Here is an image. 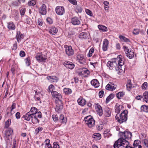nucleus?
Segmentation results:
<instances>
[{"label": "nucleus", "mask_w": 148, "mask_h": 148, "mask_svg": "<svg viewBox=\"0 0 148 148\" xmlns=\"http://www.w3.org/2000/svg\"><path fill=\"white\" fill-rule=\"evenodd\" d=\"M129 143L124 139H118L114 144V148H134L129 145Z\"/></svg>", "instance_id": "1"}, {"label": "nucleus", "mask_w": 148, "mask_h": 148, "mask_svg": "<svg viewBox=\"0 0 148 148\" xmlns=\"http://www.w3.org/2000/svg\"><path fill=\"white\" fill-rule=\"evenodd\" d=\"M121 55L118 56L117 58L115 59V62L118 63V65H117L115 67V69L116 71H118V73L120 74L123 72L124 70L122 69V66L124 64V59L122 58Z\"/></svg>", "instance_id": "2"}, {"label": "nucleus", "mask_w": 148, "mask_h": 148, "mask_svg": "<svg viewBox=\"0 0 148 148\" xmlns=\"http://www.w3.org/2000/svg\"><path fill=\"white\" fill-rule=\"evenodd\" d=\"M127 111L125 110L123 111L121 114H117L115 116L116 119L120 123L126 122L127 119Z\"/></svg>", "instance_id": "3"}, {"label": "nucleus", "mask_w": 148, "mask_h": 148, "mask_svg": "<svg viewBox=\"0 0 148 148\" xmlns=\"http://www.w3.org/2000/svg\"><path fill=\"white\" fill-rule=\"evenodd\" d=\"M84 119L89 127L91 128L94 126L95 121L91 116L85 117Z\"/></svg>", "instance_id": "4"}, {"label": "nucleus", "mask_w": 148, "mask_h": 148, "mask_svg": "<svg viewBox=\"0 0 148 148\" xmlns=\"http://www.w3.org/2000/svg\"><path fill=\"white\" fill-rule=\"evenodd\" d=\"M36 60L39 62H44L47 59V56L43 54L42 53H38L35 56Z\"/></svg>", "instance_id": "5"}, {"label": "nucleus", "mask_w": 148, "mask_h": 148, "mask_svg": "<svg viewBox=\"0 0 148 148\" xmlns=\"http://www.w3.org/2000/svg\"><path fill=\"white\" fill-rule=\"evenodd\" d=\"M120 138L119 139H124L126 141L131 139L132 136V133L130 132H125L120 133Z\"/></svg>", "instance_id": "6"}, {"label": "nucleus", "mask_w": 148, "mask_h": 148, "mask_svg": "<svg viewBox=\"0 0 148 148\" xmlns=\"http://www.w3.org/2000/svg\"><path fill=\"white\" fill-rule=\"evenodd\" d=\"M64 47L66 53L68 56H71L74 54V51L71 46L65 45Z\"/></svg>", "instance_id": "7"}, {"label": "nucleus", "mask_w": 148, "mask_h": 148, "mask_svg": "<svg viewBox=\"0 0 148 148\" xmlns=\"http://www.w3.org/2000/svg\"><path fill=\"white\" fill-rule=\"evenodd\" d=\"M41 113L40 112H38L37 115H34L33 116L32 119V123L34 124H36L39 122V121L37 117L39 118H40L41 117Z\"/></svg>", "instance_id": "8"}, {"label": "nucleus", "mask_w": 148, "mask_h": 148, "mask_svg": "<svg viewBox=\"0 0 148 148\" xmlns=\"http://www.w3.org/2000/svg\"><path fill=\"white\" fill-rule=\"evenodd\" d=\"M56 12L57 14L62 15L65 13L64 8L63 6H58L56 8Z\"/></svg>", "instance_id": "9"}, {"label": "nucleus", "mask_w": 148, "mask_h": 148, "mask_svg": "<svg viewBox=\"0 0 148 148\" xmlns=\"http://www.w3.org/2000/svg\"><path fill=\"white\" fill-rule=\"evenodd\" d=\"M90 73L89 71L86 68H83L79 69L78 72V74L82 76L84 75V77L86 76Z\"/></svg>", "instance_id": "10"}, {"label": "nucleus", "mask_w": 148, "mask_h": 148, "mask_svg": "<svg viewBox=\"0 0 148 148\" xmlns=\"http://www.w3.org/2000/svg\"><path fill=\"white\" fill-rule=\"evenodd\" d=\"M63 108V106L61 100L59 101L56 103V106L55 108L56 111L59 113L60 112Z\"/></svg>", "instance_id": "11"}, {"label": "nucleus", "mask_w": 148, "mask_h": 148, "mask_svg": "<svg viewBox=\"0 0 148 148\" xmlns=\"http://www.w3.org/2000/svg\"><path fill=\"white\" fill-rule=\"evenodd\" d=\"M13 132V130L11 128H9L5 131L4 137L5 140L9 139V138L10 137Z\"/></svg>", "instance_id": "12"}, {"label": "nucleus", "mask_w": 148, "mask_h": 148, "mask_svg": "<svg viewBox=\"0 0 148 148\" xmlns=\"http://www.w3.org/2000/svg\"><path fill=\"white\" fill-rule=\"evenodd\" d=\"M39 13L42 15H45L47 12L46 5L44 4H42L39 9Z\"/></svg>", "instance_id": "13"}, {"label": "nucleus", "mask_w": 148, "mask_h": 148, "mask_svg": "<svg viewBox=\"0 0 148 148\" xmlns=\"http://www.w3.org/2000/svg\"><path fill=\"white\" fill-rule=\"evenodd\" d=\"M95 106L97 114L100 116L103 114L102 109L101 106L98 103H95Z\"/></svg>", "instance_id": "14"}, {"label": "nucleus", "mask_w": 148, "mask_h": 148, "mask_svg": "<svg viewBox=\"0 0 148 148\" xmlns=\"http://www.w3.org/2000/svg\"><path fill=\"white\" fill-rule=\"evenodd\" d=\"M63 64L66 68L70 69H73L75 66V64L69 61H65L64 62Z\"/></svg>", "instance_id": "15"}, {"label": "nucleus", "mask_w": 148, "mask_h": 148, "mask_svg": "<svg viewBox=\"0 0 148 148\" xmlns=\"http://www.w3.org/2000/svg\"><path fill=\"white\" fill-rule=\"evenodd\" d=\"M51 95L54 97L56 98L59 101H61L62 99V96L60 94L57 92L54 91L52 92Z\"/></svg>", "instance_id": "16"}, {"label": "nucleus", "mask_w": 148, "mask_h": 148, "mask_svg": "<svg viewBox=\"0 0 148 148\" xmlns=\"http://www.w3.org/2000/svg\"><path fill=\"white\" fill-rule=\"evenodd\" d=\"M77 60L81 64H83L85 62V58L83 55L78 54L77 56Z\"/></svg>", "instance_id": "17"}, {"label": "nucleus", "mask_w": 148, "mask_h": 148, "mask_svg": "<svg viewBox=\"0 0 148 148\" xmlns=\"http://www.w3.org/2000/svg\"><path fill=\"white\" fill-rule=\"evenodd\" d=\"M108 44L109 41L106 38L104 39L103 42L102 47L103 50L104 51L107 50Z\"/></svg>", "instance_id": "18"}, {"label": "nucleus", "mask_w": 148, "mask_h": 148, "mask_svg": "<svg viewBox=\"0 0 148 148\" xmlns=\"http://www.w3.org/2000/svg\"><path fill=\"white\" fill-rule=\"evenodd\" d=\"M24 34H21V33L19 31H17L16 37L17 40L18 42H20L21 39H22L24 38Z\"/></svg>", "instance_id": "19"}, {"label": "nucleus", "mask_w": 148, "mask_h": 148, "mask_svg": "<svg viewBox=\"0 0 148 148\" xmlns=\"http://www.w3.org/2000/svg\"><path fill=\"white\" fill-rule=\"evenodd\" d=\"M140 142L138 140H135L134 142L133 146L134 148H142L140 145Z\"/></svg>", "instance_id": "20"}, {"label": "nucleus", "mask_w": 148, "mask_h": 148, "mask_svg": "<svg viewBox=\"0 0 148 148\" xmlns=\"http://www.w3.org/2000/svg\"><path fill=\"white\" fill-rule=\"evenodd\" d=\"M33 116V115L28 112L25 115L23 116V117L24 118L25 120L29 121L31 119H32Z\"/></svg>", "instance_id": "21"}, {"label": "nucleus", "mask_w": 148, "mask_h": 148, "mask_svg": "<svg viewBox=\"0 0 148 148\" xmlns=\"http://www.w3.org/2000/svg\"><path fill=\"white\" fill-rule=\"evenodd\" d=\"M106 86V88L108 90H113L115 89L116 87H114V84L111 82H109Z\"/></svg>", "instance_id": "22"}, {"label": "nucleus", "mask_w": 148, "mask_h": 148, "mask_svg": "<svg viewBox=\"0 0 148 148\" xmlns=\"http://www.w3.org/2000/svg\"><path fill=\"white\" fill-rule=\"evenodd\" d=\"M90 83L91 85L95 88H98L99 86V83L97 79H94L92 80Z\"/></svg>", "instance_id": "23"}, {"label": "nucleus", "mask_w": 148, "mask_h": 148, "mask_svg": "<svg viewBox=\"0 0 148 148\" xmlns=\"http://www.w3.org/2000/svg\"><path fill=\"white\" fill-rule=\"evenodd\" d=\"M72 23L74 25H78L80 23V21L77 17H74L72 19Z\"/></svg>", "instance_id": "24"}, {"label": "nucleus", "mask_w": 148, "mask_h": 148, "mask_svg": "<svg viewBox=\"0 0 148 148\" xmlns=\"http://www.w3.org/2000/svg\"><path fill=\"white\" fill-rule=\"evenodd\" d=\"M126 55L130 59H132L134 56V52L133 50H130L127 52L126 53Z\"/></svg>", "instance_id": "25"}, {"label": "nucleus", "mask_w": 148, "mask_h": 148, "mask_svg": "<svg viewBox=\"0 0 148 148\" xmlns=\"http://www.w3.org/2000/svg\"><path fill=\"white\" fill-rule=\"evenodd\" d=\"M79 104L82 106H84L86 104L85 100L82 97L79 98L77 101Z\"/></svg>", "instance_id": "26"}, {"label": "nucleus", "mask_w": 148, "mask_h": 148, "mask_svg": "<svg viewBox=\"0 0 148 148\" xmlns=\"http://www.w3.org/2000/svg\"><path fill=\"white\" fill-rule=\"evenodd\" d=\"M47 78L51 82H56L58 80L57 77L55 76H48L47 77Z\"/></svg>", "instance_id": "27"}, {"label": "nucleus", "mask_w": 148, "mask_h": 148, "mask_svg": "<svg viewBox=\"0 0 148 148\" xmlns=\"http://www.w3.org/2000/svg\"><path fill=\"white\" fill-rule=\"evenodd\" d=\"M38 110L36 108L32 107L31 108L30 111L29 112L33 116H34V115H35L37 114Z\"/></svg>", "instance_id": "28"}, {"label": "nucleus", "mask_w": 148, "mask_h": 148, "mask_svg": "<svg viewBox=\"0 0 148 148\" xmlns=\"http://www.w3.org/2000/svg\"><path fill=\"white\" fill-rule=\"evenodd\" d=\"M92 137L94 138L95 140H99L101 138V135L99 133H95L92 135Z\"/></svg>", "instance_id": "29"}, {"label": "nucleus", "mask_w": 148, "mask_h": 148, "mask_svg": "<svg viewBox=\"0 0 148 148\" xmlns=\"http://www.w3.org/2000/svg\"><path fill=\"white\" fill-rule=\"evenodd\" d=\"M143 98L144 100L147 103H148V92H145L143 94Z\"/></svg>", "instance_id": "30"}, {"label": "nucleus", "mask_w": 148, "mask_h": 148, "mask_svg": "<svg viewBox=\"0 0 148 148\" xmlns=\"http://www.w3.org/2000/svg\"><path fill=\"white\" fill-rule=\"evenodd\" d=\"M16 108V104L15 103H13L11 107H8L7 108L8 110H10V113L11 115L14 114V112L13 111V109Z\"/></svg>", "instance_id": "31"}, {"label": "nucleus", "mask_w": 148, "mask_h": 148, "mask_svg": "<svg viewBox=\"0 0 148 148\" xmlns=\"http://www.w3.org/2000/svg\"><path fill=\"white\" fill-rule=\"evenodd\" d=\"M119 38L121 41H123L126 42H130V40L129 39L127 38L125 36L122 35H120L119 36Z\"/></svg>", "instance_id": "32"}, {"label": "nucleus", "mask_w": 148, "mask_h": 148, "mask_svg": "<svg viewBox=\"0 0 148 148\" xmlns=\"http://www.w3.org/2000/svg\"><path fill=\"white\" fill-rule=\"evenodd\" d=\"M63 92L65 95H68L72 93V91L70 88H64L63 89Z\"/></svg>", "instance_id": "33"}, {"label": "nucleus", "mask_w": 148, "mask_h": 148, "mask_svg": "<svg viewBox=\"0 0 148 148\" xmlns=\"http://www.w3.org/2000/svg\"><path fill=\"white\" fill-rule=\"evenodd\" d=\"M123 106L122 105H119L118 106L115 108V111L116 113H117V114H119L120 111L121 110V109L123 108Z\"/></svg>", "instance_id": "34"}, {"label": "nucleus", "mask_w": 148, "mask_h": 148, "mask_svg": "<svg viewBox=\"0 0 148 148\" xmlns=\"http://www.w3.org/2000/svg\"><path fill=\"white\" fill-rule=\"evenodd\" d=\"M115 63L110 61H108L107 64V66L110 69H112L114 66V64Z\"/></svg>", "instance_id": "35"}, {"label": "nucleus", "mask_w": 148, "mask_h": 148, "mask_svg": "<svg viewBox=\"0 0 148 148\" xmlns=\"http://www.w3.org/2000/svg\"><path fill=\"white\" fill-rule=\"evenodd\" d=\"M114 97V95L113 94H110L106 98V103H108L111 99Z\"/></svg>", "instance_id": "36"}, {"label": "nucleus", "mask_w": 148, "mask_h": 148, "mask_svg": "<svg viewBox=\"0 0 148 148\" xmlns=\"http://www.w3.org/2000/svg\"><path fill=\"white\" fill-rule=\"evenodd\" d=\"M79 38L81 39L87 38V34L85 32H82L79 35Z\"/></svg>", "instance_id": "37"}, {"label": "nucleus", "mask_w": 148, "mask_h": 148, "mask_svg": "<svg viewBox=\"0 0 148 148\" xmlns=\"http://www.w3.org/2000/svg\"><path fill=\"white\" fill-rule=\"evenodd\" d=\"M141 110L142 111L146 112H148V106L145 105L142 106L141 107Z\"/></svg>", "instance_id": "38"}, {"label": "nucleus", "mask_w": 148, "mask_h": 148, "mask_svg": "<svg viewBox=\"0 0 148 148\" xmlns=\"http://www.w3.org/2000/svg\"><path fill=\"white\" fill-rule=\"evenodd\" d=\"M55 87L52 84L50 85L48 87L47 89V91L49 92H51L52 93V92H53V90L54 89Z\"/></svg>", "instance_id": "39"}, {"label": "nucleus", "mask_w": 148, "mask_h": 148, "mask_svg": "<svg viewBox=\"0 0 148 148\" xmlns=\"http://www.w3.org/2000/svg\"><path fill=\"white\" fill-rule=\"evenodd\" d=\"M58 31L56 28H51L49 30V32L51 34H55Z\"/></svg>", "instance_id": "40"}, {"label": "nucleus", "mask_w": 148, "mask_h": 148, "mask_svg": "<svg viewBox=\"0 0 148 148\" xmlns=\"http://www.w3.org/2000/svg\"><path fill=\"white\" fill-rule=\"evenodd\" d=\"M11 120L10 119H8V120L5 122V125L4 128H8L10 125Z\"/></svg>", "instance_id": "41"}, {"label": "nucleus", "mask_w": 148, "mask_h": 148, "mask_svg": "<svg viewBox=\"0 0 148 148\" xmlns=\"http://www.w3.org/2000/svg\"><path fill=\"white\" fill-rule=\"evenodd\" d=\"M126 87L127 90L130 91L132 87L130 80H128L127 83L126 85Z\"/></svg>", "instance_id": "42"}, {"label": "nucleus", "mask_w": 148, "mask_h": 148, "mask_svg": "<svg viewBox=\"0 0 148 148\" xmlns=\"http://www.w3.org/2000/svg\"><path fill=\"white\" fill-rule=\"evenodd\" d=\"M59 121H61V123H64L66 122V120L64 119V116L62 114L60 115Z\"/></svg>", "instance_id": "43"}, {"label": "nucleus", "mask_w": 148, "mask_h": 148, "mask_svg": "<svg viewBox=\"0 0 148 148\" xmlns=\"http://www.w3.org/2000/svg\"><path fill=\"white\" fill-rule=\"evenodd\" d=\"M124 93L123 92H119L116 94V96L119 99H120L121 98L123 97L124 95Z\"/></svg>", "instance_id": "44"}, {"label": "nucleus", "mask_w": 148, "mask_h": 148, "mask_svg": "<svg viewBox=\"0 0 148 148\" xmlns=\"http://www.w3.org/2000/svg\"><path fill=\"white\" fill-rule=\"evenodd\" d=\"M25 60L26 66H29L31 64L30 58L29 57H28L27 58L25 59Z\"/></svg>", "instance_id": "45"}, {"label": "nucleus", "mask_w": 148, "mask_h": 148, "mask_svg": "<svg viewBox=\"0 0 148 148\" xmlns=\"http://www.w3.org/2000/svg\"><path fill=\"white\" fill-rule=\"evenodd\" d=\"M103 125L102 122L100 123L97 126V130H100L103 127Z\"/></svg>", "instance_id": "46"}, {"label": "nucleus", "mask_w": 148, "mask_h": 148, "mask_svg": "<svg viewBox=\"0 0 148 148\" xmlns=\"http://www.w3.org/2000/svg\"><path fill=\"white\" fill-rule=\"evenodd\" d=\"M20 3L18 1H13L12 3V5L14 6H18L20 4Z\"/></svg>", "instance_id": "47"}, {"label": "nucleus", "mask_w": 148, "mask_h": 148, "mask_svg": "<svg viewBox=\"0 0 148 148\" xmlns=\"http://www.w3.org/2000/svg\"><path fill=\"white\" fill-rule=\"evenodd\" d=\"M8 28H15V26L13 22H10L8 23Z\"/></svg>", "instance_id": "48"}, {"label": "nucleus", "mask_w": 148, "mask_h": 148, "mask_svg": "<svg viewBox=\"0 0 148 148\" xmlns=\"http://www.w3.org/2000/svg\"><path fill=\"white\" fill-rule=\"evenodd\" d=\"M94 49L93 48H91L89 50V53L88 55V56L89 57L91 56L92 55V53L94 52Z\"/></svg>", "instance_id": "49"}, {"label": "nucleus", "mask_w": 148, "mask_h": 148, "mask_svg": "<svg viewBox=\"0 0 148 148\" xmlns=\"http://www.w3.org/2000/svg\"><path fill=\"white\" fill-rule=\"evenodd\" d=\"M42 130L43 128L42 127H38L35 130V132L36 134H37L39 132L41 131Z\"/></svg>", "instance_id": "50"}, {"label": "nucleus", "mask_w": 148, "mask_h": 148, "mask_svg": "<svg viewBox=\"0 0 148 148\" xmlns=\"http://www.w3.org/2000/svg\"><path fill=\"white\" fill-rule=\"evenodd\" d=\"M35 1L34 0L31 1L30 2H29L28 3V5L29 6L32 5L33 6L35 5Z\"/></svg>", "instance_id": "51"}, {"label": "nucleus", "mask_w": 148, "mask_h": 148, "mask_svg": "<svg viewBox=\"0 0 148 148\" xmlns=\"http://www.w3.org/2000/svg\"><path fill=\"white\" fill-rule=\"evenodd\" d=\"M69 2L74 5L77 4V2L76 0H68Z\"/></svg>", "instance_id": "52"}, {"label": "nucleus", "mask_w": 148, "mask_h": 148, "mask_svg": "<svg viewBox=\"0 0 148 148\" xmlns=\"http://www.w3.org/2000/svg\"><path fill=\"white\" fill-rule=\"evenodd\" d=\"M147 83L146 82H144L142 86V88L143 89L145 90L147 87Z\"/></svg>", "instance_id": "53"}, {"label": "nucleus", "mask_w": 148, "mask_h": 148, "mask_svg": "<svg viewBox=\"0 0 148 148\" xmlns=\"http://www.w3.org/2000/svg\"><path fill=\"white\" fill-rule=\"evenodd\" d=\"M86 14L90 16H92V12L88 9L86 10Z\"/></svg>", "instance_id": "54"}, {"label": "nucleus", "mask_w": 148, "mask_h": 148, "mask_svg": "<svg viewBox=\"0 0 148 148\" xmlns=\"http://www.w3.org/2000/svg\"><path fill=\"white\" fill-rule=\"evenodd\" d=\"M139 32V30L138 28H135L133 32V33L135 35L138 34Z\"/></svg>", "instance_id": "55"}, {"label": "nucleus", "mask_w": 148, "mask_h": 148, "mask_svg": "<svg viewBox=\"0 0 148 148\" xmlns=\"http://www.w3.org/2000/svg\"><path fill=\"white\" fill-rule=\"evenodd\" d=\"M46 20L47 23L49 24H51L53 23L52 19L50 17H48L47 18Z\"/></svg>", "instance_id": "56"}, {"label": "nucleus", "mask_w": 148, "mask_h": 148, "mask_svg": "<svg viewBox=\"0 0 148 148\" xmlns=\"http://www.w3.org/2000/svg\"><path fill=\"white\" fill-rule=\"evenodd\" d=\"M25 12V8H22L21 9L20 11V13L21 16L23 15Z\"/></svg>", "instance_id": "57"}, {"label": "nucleus", "mask_w": 148, "mask_h": 148, "mask_svg": "<svg viewBox=\"0 0 148 148\" xmlns=\"http://www.w3.org/2000/svg\"><path fill=\"white\" fill-rule=\"evenodd\" d=\"M52 148H59V146L56 142H54L53 144Z\"/></svg>", "instance_id": "58"}, {"label": "nucleus", "mask_w": 148, "mask_h": 148, "mask_svg": "<svg viewBox=\"0 0 148 148\" xmlns=\"http://www.w3.org/2000/svg\"><path fill=\"white\" fill-rule=\"evenodd\" d=\"M52 118L55 122H57L58 120V117L55 115H53L52 116Z\"/></svg>", "instance_id": "59"}, {"label": "nucleus", "mask_w": 148, "mask_h": 148, "mask_svg": "<svg viewBox=\"0 0 148 148\" xmlns=\"http://www.w3.org/2000/svg\"><path fill=\"white\" fill-rule=\"evenodd\" d=\"M103 94L104 92L103 91H100L99 93V97L100 98H102L103 96Z\"/></svg>", "instance_id": "60"}, {"label": "nucleus", "mask_w": 148, "mask_h": 148, "mask_svg": "<svg viewBox=\"0 0 148 148\" xmlns=\"http://www.w3.org/2000/svg\"><path fill=\"white\" fill-rule=\"evenodd\" d=\"M15 116L17 119H19L21 117L20 113L18 112L15 114Z\"/></svg>", "instance_id": "61"}, {"label": "nucleus", "mask_w": 148, "mask_h": 148, "mask_svg": "<svg viewBox=\"0 0 148 148\" xmlns=\"http://www.w3.org/2000/svg\"><path fill=\"white\" fill-rule=\"evenodd\" d=\"M19 55L21 57H23L25 56V53L23 51H21L20 52Z\"/></svg>", "instance_id": "62"}, {"label": "nucleus", "mask_w": 148, "mask_h": 148, "mask_svg": "<svg viewBox=\"0 0 148 148\" xmlns=\"http://www.w3.org/2000/svg\"><path fill=\"white\" fill-rule=\"evenodd\" d=\"M144 143L145 146L147 148H148V140L145 139L144 140Z\"/></svg>", "instance_id": "63"}, {"label": "nucleus", "mask_w": 148, "mask_h": 148, "mask_svg": "<svg viewBox=\"0 0 148 148\" xmlns=\"http://www.w3.org/2000/svg\"><path fill=\"white\" fill-rule=\"evenodd\" d=\"M25 22L28 24H30L31 23V20L29 18H27L25 19Z\"/></svg>", "instance_id": "64"}]
</instances>
